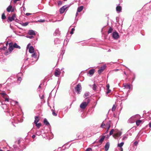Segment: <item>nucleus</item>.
<instances>
[{
	"label": "nucleus",
	"instance_id": "nucleus-30",
	"mask_svg": "<svg viewBox=\"0 0 151 151\" xmlns=\"http://www.w3.org/2000/svg\"><path fill=\"white\" fill-rule=\"evenodd\" d=\"M124 144V142H122L119 144H118V147H120L121 148H122V146Z\"/></svg>",
	"mask_w": 151,
	"mask_h": 151
},
{
	"label": "nucleus",
	"instance_id": "nucleus-18",
	"mask_svg": "<svg viewBox=\"0 0 151 151\" xmlns=\"http://www.w3.org/2000/svg\"><path fill=\"white\" fill-rule=\"evenodd\" d=\"M9 101L10 102L11 104L12 105H15V104H18V102L17 101H12L9 99Z\"/></svg>",
	"mask_w": 151,
	"mask_h": 151
},
{
	"label": "nucleus",
	"instance_id": "nucleus-51",
	"mask_svg": "<svg viewBox=\"0 0 151 151\" xmlns=\"http://www.w3.org/2000/svg\"><path fill=\"white\" fill-rule=\"evenodd\" d=\"M107 91L106 92V93L107 94L111 92V90L109 89H107Z\"/></svg>",
	"mask_w": 151,
	"mask_h": 151
},
{
	"label": "nucleus",
	"instance_id": "nucleus-54",
	"mask_svg": "<svg viewBox=\"0 0 151 151\" xmlns=\"http://www.w3.org/2000/svg\"><path fill=\"white\" fill-rule=\"evenodd\" d=\"M22 76V73H19L17 75V76L18 77L19 76Z\"/></svg>",
	"mask_w": 151,
	"mask_h": 151
},
{
	"label": "nucleus",
	"instance_id": "nucleus-55",
	"mask_svg": "<svg viewBox=\"0 0 151 151\" xmlns=\"http://www.w3.org/2000/svg\"><path fill=\"white\" fill-rule=\"evenodd\" d=\"M22 78H21V77H19L18 78L17 80H18V81H19L20 82L22 80Z\"/></svg>",
	"mask_w": 151,
	"mask_h": 151
},
{
	"label": "nucleus",
	"instance_id": "nucleus-56",
	"mask_svg": "<svg viewBox=\"0 0 151 151\" xmlns=\"http://www.w3.org/2000/svg\"><path fill=\"white\" fill-rule=\"evenodd\" d=\"M92 150V149L91 148H88L86 150V151H90V150Z\"/></svg>",
	"mask_w": 151,
	"mask_h": 151
},
{
	"label": "nucleus",
	"instance_id": "nucleus-52",
	"mask_svg": "<svg viewBox=\"0 0 151 151\" xmlns=\"http://www.w3.org/2000/svg\"><path fill=\"white\" fill-rule=\"evenodd\" d=\"M138 144V142L137 141L135 142L134 143V145L135 146L137 145Z\"/></svg>",
	"mask_w": 151,
	"mask_h": 151
},
{
	"label": "nucleus",
	"instance_id": "nucleus-25",
	"mask_svg": "<svg viewBox=\"0 0 151 151\" xmlns=\"http://www.w3.org/2000/svg\"><path fill=\"white\" fill-rule=\"evenodd\" d=\"M31 57L36 59V60H38V58H37V56L35 52L32 53V54L31 55Z\"/></svg>",
	"mask_w": 151,
	"mask_h": 151
},
{
	"label": "nucleus",
	"instance_id": "nucleus-35",
	"mask_svg": "<svg viewBox=\"0 0 151 151\" xmlns=\"http://www.w3.org/2000/svg\"><path fill=\"white\" fill-rule=\"evenodd\" d=\"M35 124H36V126L38 128H39L41 125V123H35Z\"/></svg>",
	"mask_w": 151,
	"mask_h": 151
},
{
	"label": "nucleus",
	"instance_id": "nucleus-7",
	"mask_svg": "<svg viewBox=\"0 0 151 151\" xmlns=\"http://www.w3.org/2000/svg\"><path fill=\"white\" fill-rule=\"evenodd\" d=\"M16 18V15L15 14H13L12 15V16L9 17H8V22H12L14 20L15 18Z\"/></svg>",
	"mask_w": 151,
	"mask_h": 151
},
{
	"label": "nucleus",
	"instance_id": "nucleus-36",
	"mask_svg": "<svg viewBox=\"0 0 151 151\" xmlns=\"http://www.w3.org/2000/svg\"><path fill=\"white\" fill-rule=\"evenodd\" d=\"M92 89L94 91H96V84L94 83L93 85Z\"/></svg>",
	"mask_w": 151,
	"mask_h": 151
},
{
	"label": "nucleus",
	"instance_id": "nucleus-21",
	"mask_svg": "<svg viewBox=\"0 0 151 151\" xmlns=\"http://www.w3.org/2000/svg\"><path fill=\"white\" fill-rule=\"evenodd\" d=\"M35 120L34 122L35 124L39 122L40 119L39 117L38 116H35Z\"/></svg>",
	"mask_w": 151,
	"mask_h": 151
},
{
	"label": "nucleus",
	"instance_id": "nucleus-20",
	"mask_svg": "<svg viewBox=\"0 0 151 151\" xmlns=\"http://www.w3.org/2000/svg\"><path fill=\"white\" fill-rule=\"evenodd\" d=\"M60 31L59 30V29H56L54 33V35H60Z\"/></svg>",
	"mask_w": 151,
	"mask_h": 151
},
{
	"label": "nucleus",
	"instance_id": "nucleus-17",
	"mask_svg": "<svg viewBox=\"0 0 151 151\" xmlns=\"http://www.w3.org/2000/svg\"><path fill=\"white\" fill-rule=\"evenodd\" d=\"M123 86L125 88L128 89H130L131 88L130 85L128 84H123Z\"/></svg>",
	"mask_w": 151,
	"mask_h": 151
},
{
	"label": "nucleus",
	"instance_id": "nucleus-11",
	"mask_svg": "<svg viewBox=\"0 0 151 151\" xmlns=\"http://www.w3.org/2000/svg\"><path fill=\"white\" fill-rule=\"evenodd\" d=\"M67 8V7L64 6L61 7L60 9V12L61 14H62L64 13L65 10Z\"/></svg>",
	"mask_w": 151,
	"mask_h": 151
},
{
	"label": "nucleus",
	"instance_id": "nucleus-38",
	"mask_svg": "<svg viewBox=\"0 0 151 151\" xmlns=\"http://www.w3.org/2000/svg\"><path fill=\"white\" fill-rule=\"evenodd\" d=\"M11 53V52H10L9 51V50H6L4 54L6 55H9Z\"/></svg>",
	"mask_w": 151,
	"mask_h": 151
},
{
	"label": "nucleus",
	"instance_id": "nucleus-1",
	"mask_svg": "<svg viewBox=\"0 0 151 151\" xmlns=\"http://www.w3.org/2000/svg\"><path fill=\"white\" fill-rule=\"evenodd\" d=\"M90 101V99H88L86 101H84L82 102L80 105V108L83 109H85L89 103Z\"/></svg>",
	"mask_w": 151,
	"mask_h": 151
},
{
	"label": "nucleus",
	"instance_id": "nucleus-22",
	"mask_svg": "<svg viewBox=\"0 0 151 151\" xmlns=\"http://www.w3.org/2000/svg\"><path fill=\"white\" fill-rule=\"evenodd\" d=\"M122 7L119 6H117L116 8V11L118 12H120L122 10Z\"/></svg>",
	"mask_w": 151,
	"mask_h": 151
},
{
	"label": "nucleus",
	"instance_id": "nucleus-6",
	"mask_svg": "<svg viewBox=\"0 0 151 151\" xmlns=\"http://www.w3.org/2000/svg\"><path fill=\"white\" fill-rule=\"evenodd\" d=\"M61 74V71L59 69H56L54 73L55 76L56 77H59Z\"/></svg>",
	"mask_w": 151,
	"mask_h": 151
},
{
	"label": "nucleus",
	"instance_id": "nucleus-64",
	"mask_svg": "<svg viewBox=\"0 0 151 151\" xmlns=\"http://www.w3.org/2000/svg\"><path fill=\"white\" fill-rule=\"evenodd\" d=\"M44 97V96L43 95H42L41 98V99H43V98Z\"/></svg>",
	"mask_w": 151,
	"mask_h": 151
},
{
	"label": "nucleus",
	"instance_id": "nucleus-57",
	"mask_svg": "<svg viewBox=\"0 0 151 151\" xmlns=\"http://www.w3.org/2000/svg\"><path fill=\"white\" fill-rule=\"evenodd\" d=\"M35 135H33L32 136V138L33 139H34L35 138Z\"/></svg>",
	"mask_w": 151,
	"mask_h": 151
},
{
	"label": "nucleus",
	"instance_id": "nucleus-24",
	"mask_svg": "<svg viewBox=\"0 0 151 151\" xmlns=\"http://www.w3.org/2000/svg\"><path fill=\"white\" fill-rule=\"evenodd\" d=\"M111 126V122L110 121L108 122L106 125V127L107 128V129H108V130H109Z\"/></svg>",
	"mask_w": 151,
	"mask_h": 151
},
{
	"label": "nucleus",
	"instance_id": "nucleus-62",
	"mask_svg": "<svg viewBox=\"0 0 151 151\" xmlns=\"http://www.w3.org/2000/svg\"><path fill=\"white\" fill-rule=\"evenodd\" d=\"M108 129H107V131L106 132L105 134H106V133H108Z\"/></svg>",
	"mask_w": 151,
	"mask_h": 151
},
{
	"label": "nucleus",
	"instance_id": "nucleus-23",
	"mask_svg": "<svg viewBox=\"0 0 151 151\" xmlns=\"http://www.w3.org/2000/svg\"><path fill=\"white\" fill-rule=\"evenodd\" d=\"M83 6H81L79 7L77 10V12H81L83 9Z\"/></svg>",
	"mask_w": 151,
	"mask_h": 151
},
{
	"label": "nucleus",
	"instance_id": "nucleus-34",
	"mask_svg": "<svg viewBox=\"0 0 151 151\" xmlns=\"http://www.w3.org/2000/svg\"><path fill=\"white\" fill-rule=\"evenodd\" d=\"M36 134L37 135L39 136L41 134V132L40 131L37 130V131Z\"/></svg>",
	"mask_w": 151,
	"mask_h": 151
},
{
	"label": "nucleus",
	"instance_id": "nucleus-41",
	"mask_svg": "<svg viewBox=\"0 0 151 151\" xmlns=\"http://www.w3.org/2000/svg\"><path fill=\"white\" fill-rule=\"evenodd\" d=\"M28 22H25L24 23H23L22 24H22V26H26L28 25Z\"/></svg>",
	"mask_w": 151,
	"mask_h": 151
},
{
	"label": "nucleus",
	"instance_id": "nucleus-19",
	"mask_svg": "<svg viewBox=\"0 0 151 151\" xmlns=\"http://www.w3.org/2000/svg\"><path fill=\"white\" fill-rule=\"evenodd\" d=\"M19 149L18 147L16 145H14L13 146V148H12V151H17Z\"/></svg>",
	"mask_w": 151,
	"mask_h": 151
},
{
	"label": "nucleus",
	"instance_id": "nucleus-16",
	"mask_svg": "<svg viewBox=\"0 0 151 151\" xmlns=\"http://www.w3.org/2000/svg\"><path fill=\"white\" fill-rule=\"evenodd\" d=\"M12 6L9 5L6 9L7 11L8 12H10L11 11L12 12H13L14 11V10L12 9Z\"/></svg>",
	"mask_w": 151,
	"mask_h": 151
},
{
	"label": "nucleus",
	"instance_id": "nucleus-49",
	"mask_svg": "<svg viewBox=\"0 0 151 151\" xmlns=\"http://www.w3.org/2000/svg\"><path fill=\"white\" fill-rule=\"evenodd\" d=\"M26 37L30 39H32L33 38V37L31 35V36H26Z\"/></svg>",
	"mask_w": 151,
	"mask_h": 151
},
{
	"label": "nucleus",
	"instance_id": "nucleus-3",
	"mask_svg": "<svg viewBox=\"0 0 151 151\" xmlns=\"http://www.w3.org/2000/svg\"><path fill=\"white\" fill-rule=\"evenodd\" d=\"M1 94L2 96L5 99V101L8 102L9 101V99L8 98V96L6 95V93L4 92L2 93H0V94Z\"/></svg>",
	"mask_w": 151,
	"mask_h": 151
},
{
	"label": "nucleus",
	"instance_id": "nucleus-40",
	"mask_svg": "<svg viewBox=\"0 0 151 151\" xmlns=\"http://www.w3.org/2000/svg\"><path fill=\"white\" fill-rule=\"evenodd\" d=\"M115 131H114V129H112L110 132L109 133V135H111L113 133V132H114Z\"/></svg>",
	"mask_w": 151,
	"mask_h": 151
},
{
	"label": "nucleus",
	"instance_id": "nucleus-43",
	"mask_svg": "<svg viewBox=\"0 0 151 151\" xmlns=\"http://www.w3.org/2000/svg\"><path fill=\"white\" fill-rule=\"evenodd\" d=\"M89 92H87L85 93L84 95V97H86L88 96L89 95Z\"/></svg>",
	"mask_w": 151,
	"mask_h": 151
},
{
	"label": "nucleus",
	"instance_id": "nucleus-2",
	"mask_svg": "<svg viewBox=\"0 0 151 151\" xmlns=\"http://www.w3.org/2000/svg\"><path fill=\"white\" fill-rule=\"evenodd\" d=\"M81 88H82L81 84L79 83L75 87V90L78 93L80 94L81 92Z\"/></svg>",
	"mask_w": 151,
	"mask_h": 151
},
{
	"label": "nucleus",
	"instance_id": "nucleus-47",
	"mask_svg": "<svg viewBox=\"0 0 151 151\" xmlns=\"http://www.w3.org/2000/svg\"><path fill=\"white\" fill-rule=\"evenodd\" d=\"M74 30H75L74 28H72L71 29V32H70V33L71 34H73V32L74 31Z\"/></svg>",
	"mask_w": 151,
	"mask_h": 151
},
{
	"label": "nucleus",
	"instance_id": "nucleus-12",
	"mask_svg": "<svg viewBox=\"0 0 151 151\" xmlns=\"http://www.w3.org/2000/svg\"><path fill=\"white\" fill-rule=\"evenodd\" d=\"M29 51L30 53H32L35 52L34 49L33 47L32 46H30L29 49Z\"/></svg>",
	"mask_w": 151,
	"mask_h": 151
},
{
	"label": "nucleus",
	"instance_id": "nucleus-33",
	"mask_svg": "<svg viewBox=\"0 0 151 151\" xmlns=\"http://www.w3.org/2000/svg\"><path fill=\"white\" fill-rule=\"evenodd\" d=\"M128 137V135L127 134H124L123 136V137L122 138V140H124L125 139H126Z\"/></svg>",
	"mask_w": 151,
	"mask_h": 151
},
{
	"label": "nucleus",
	"instance_id": "nucleus-32",
	"mask_svg": "<svg viewBox=\"0 0 151 151\" xmlns=\"http://www.w3.org/2000/svg\"><path fill=\"white\" fill-rule=\"evenodd\" d=\"M105 138V137L104 136H102L101 138L99 139V142L100 143L102 142L103 141H104Z\"/></svg>",
	"mask_w": 151,
	"mask_h": 151
},
{
	"label": "nucleus",
	"instance_id": "nucleus-4",
	"mask_svg": "<svg viewBox=\"0 0 151 151\" xmlns=\"http://www.w3.org/2000/svg\"><path fill=\"white\" fill-rule=\"evenodd\" d=\"M122 134L121 132L119 131H115L114 132V133L113 135V137L115 138L116 137L120 136Z\"/></svg>",
	"mask_w": 151,
	"mask_h": 151
},
{
	"label": "nucleus",
	"instance_id": "nucleus-44",
	"mask_svg": "<svg viewBox=\"0 0 151 151\" xmlns=\"http://www.w3.org/2000/svg\"><path fill=\"white\" fill-rule=\"evenodd\" d=\"M116 108V106L114 105L113 106L112 108V111H114L115 110Z\"/></svg>",
	"mask_w": 151,
	"mask_h": 151
},
{
	"label": "nucleus",
	"instance_id": "nucleus-5",
	"mask_svg": "<svg viewBox=\"0 0 151 151\" xmlns=\"http://www.w3.org/2000/svg\"><path fill=\"white\" fill-rule=\"evenodd\" d=\"M112 37L115 40H117L119 37L118 33L116 32H114L112 33Z\"/></svg>",
	"mask_w": 151,
	"mask_h": 151
},
{
	"label": "nucleus",
	"instance_id": "nucleus-10",
	"mask_svg": "<svg viewBox=\"0 0 151 151\" xmlns=\"http://www.w3.org/2000/svg\"><path fill=\"white\" fill-rule=\"evenodd\" d=\"M12 42H10L9 44V48L8 50L10 52H11L14 48L12 46Z\"/></svg>",
	"mask_w": 151,
	"mask_h": 151
},
{
	"label": "nucleus",
	"instance_id": "nucleus-59",
	"mask_svg": "<svg viewBox=\"0 0 151 151\" xmlns=\"http://www.w3.org/2000/svg\"><path fill=\"white\" fill-rule=\"evenodd\" d=\"M6 47H5V46H4L3 48H2V49L4 50H5V49H6Z\"/></svg>",
	"mask_w": 151,
	"mask_h": 151
},
{
	"label": "nucleus",
	"instance_id": "nucleus-48",
	"mask_svg": "<svg viewBox=\"0 0 151 151\" xmlns=\"http://www.w3.org/2000/svg\"><path fill=\"white\" fill-rule=\"evenodd\" d=\"M38 22H45V19H40L38 21Z\"/></svg>",
	"mask_w": 151,
	"mask_h": 151
},
{
	"label": "nucleus",
	"instance_id": "nucleus-58",
	"mask_svg": "<svg viewBox=\"0 0 151 151\" xmlns=\"http://www.w3.org/2000/svg\"><path fill=\"white\" fill-rule=\"evenodd\" d=\"M149 127L150 128H151V122L149 123Z\"/></svg>",
	"mask_w": 151,
	"mask_h": 151
},
{
	"label": "nucleus",
	"instance_id": "nucleus-37",
	"mask_svg": "<svg viewBox=\"0 0 151 151\" xmlns=\"http://www.w3.org/2000/svg\"><path fill=\"white\" fill-rule=\"evenodd\" d=\"M51 111H52V114L53 116H57V114L55 112L54 110L53 109H52Z\"/></svg>",
	"mask_w": 151,
	"mask_h": 151
},
{
	"label": "nucleus",
	"instance_id": "nucleus-39",
	"mask_svg": "<svg viewBox=\"0 0 151 151\" xmlns=\"http://www.w3.org/2000/svg\"><path fill=\"white\" fill-rule=\"evenodd\" d=\"M113 31V29L111 27H110L109 29V30L108 31V33H110L112 32Z\"/></svg>",
	"mask_w": 151,
	"mask_h": 151
},
{
	"label": "nucleus",
	"instance_id": "nucleus-60",
	"mask_svg": "<svg viewBox=\"0 0 151 151\" xmlns=\"http://www.w3.org/2000/svg\"><path fill=\"white\" fill-rule=\"evenodd\" d=\"M31 14L29 13H27L26 14L27 16H28L29 15H30Z\"/></svg>",
	"mask_w": 151,
	"mask_h": 151
},
{
	"label": "nucleus",
	"instance_id": "nucleus-31",
	"mask_svg": "<svg viewBox=\"0 0 151 151\" xmlns=\"http://www.w3.org/2000/svg\"><path fill=\"white\" fill-rule=\"evenodd\" d=\"M142 122L141 120H137L136 121V124L137 126H138Z\"/></svg>",
	"mask_w": 151,
	"mask_h": 151
},
{
	"label": "nucleus",
	"instance_id": "nucleus-61",
	"mask_svg": "<svg viewBox=\"0 0 151 151\" xmlns=\"http://www.w3.org/2000/svg\"><path fill=\"white\" fill-rule=\"evenodd\" d=\"M19 0H14V3H16V1H19Z\"/></svg>",
	"mask_w": 151,
	"mask_h": 151
},
{
	"label": "nucleus",
	"instance_id": "nucleus-63",
	"mask_svg": "<svg viewBox=\"0 0 151 151\" xmlns=\"http://www.w3.org/2000/svg\"><path fill=\"white\" fill-rule=\"evenodd\" d=\"M78 12H77H77H76V17L77 16V15L78 14Z\"/></svg>",
	"mask_w": 151,
	"mask_h": 151
},
{
	"label": "nucleus",
	"instance_id": "nucleus-53",
	"mask_svg": "<svg viewBox=\"0 0 151 151\" xmlns=\"http://www.w3.org/2000/svg\"><path fill=\"white\" fill-rule=\"evenodd\" d=\"M109 84H108L106 85V89H109Z\"/></svg>",
	"mask_w": 151,
	"mask_h": 151
},
{
	"label": "nucleus",
	"instance_id": "nucleus-28",
	"mask_svg": "<svg viewBox=\"0 0 151 151\" xmlns=\"http://www.w3.org/2000/svg\"><path fill=\"white\" fill-rule=\"evenodd\" d=\"M2 106L4 109H7V106L6 104H3L2 102L1 103Z\"/></svg>",
	"mask_w": 151,
	"mask_h": 151
},
{
	"label": "nucleus",
	"instance_id": "nucleus-8",
	"mask_svg": "<svg viewBox=\"0 0 151 151\" xmlns=\"http://www.w3.org/2000/svg\"><path fill=\"white\" fill-rule=\"evenodd\" d=\"M106 67L105 65H103L101 67L99 70L98 72L99 74L101 73L104 70Z\"/></svg>",
	"mask_w": 151,
	"mask_h": 151
},
{
	"label": "nucleus",
	"instance_id": "nucleus-50",
	"mask_svg": "<svg viewBox=\"0 0 151 151\" xmlns=\"http://www.w3.org/2000/svg\"><path fill=\"white\" fill-rule=\"evenodd\" d=\"M68 42V39H65L64 41V44H65V43H66V45H67Z\"/></svg>",
	"mask_w": 151,
	"mask_h": 151
},
{
	"label": "nucleus",
	"instance_id": "nucleus-27",
	"mask_svg": "<svg viewBox=\"0 0 151 151\" xmlns=\"http://www.w3.org/2000/svg\"><path fill=\"white\" fill-rule=\"evenodd\" d=\"M94 72V70L93 69H91L88 72V73L91 75H93Z\"/></svg>",
	"mask_w": 151,
	"mask_h": 151
},
{
	"label": "nucleus",
	"instance_id": "nucleus-26",
	"mask_svg": "<svg viewBox=\"0 0 151 151\" xmlns=\"http://www.w3.org/2000/svg\"><path fill=\"white\" fill-rule=\"evenodd\" d=\"M55 43L58 44L60 43V40L58 38H56L54 40Z\"/></svg>",
	"mask_w": 151,
	"mask_h": 151
},
{
	"label": "nucleus",
	"instance_id": "nucleus-13",
	"mask_svg": "<svg viewBox=\"0 0 151 151\" xmlns=\"http://www.w3.org/2000/svg\"><path fill=\"white\" fill-rule=\"evenodd\" d=\"M12 46L14 48H18L19 49H20L21 48V47L20 46L18 45L16 43H12Z\"/></svg>",
	"mask_w": 151,
	"mask_h": 151
},
{
	"label": "nucleus",
	"instance_id": "nucleus-29",
	"mask_svg": "<svg viewBox=\"0 0 151 151\" xmlns=\"http://www.w3.org/2000/svg\"><path fill=\"white\" fill-rule=\"evenodd\" d=\"M44 123L46 125H47L49 124V123L47 121V119H45L44 120Z\"/></svg>",
	"mask_w": 151,
	"mask_h": 151
},
{
	"label": "nucleus",
	"instance_id": "nucleus-46",
	"mask_svg": "<svg viewBox=\"0 0 151 151\" xmlns=\"http://www.w3.org/2000/svg\"><path fill=\"white\" fill-rule=\"evenodd\" d=\"M17 119V121H18V122H17V121H15V122L16 123H17L18 122H21V121H19V119L18 118H15V119H14V121H15V119Z\"/></svg>",
	"mask_w": 151,
	"mask_h": 151
},
{
	"label": "nucleus",
	"instance_id": "nucleus-15",
	"mask_svg": "<svg viewBox=\"0 0 151 151\" xmlns=\"http://www.w3.org/2000/svg\"><path fill=\"white\" fill-rule=\"evenodd\" d=\"M28 33L29 35H35V31L32 30H29L28 32Z\"/></svg>",
	"mask_w": 151,
	"mask_h": 151
},
{
	"label": "nucleus",
	"instance_id": "nucleus-42",
	"mask_svg": "<svg viewBox=\"0 0 151 151\" xmlns=\"http://www.w3.org/2000/svg\"><path fill=\"white\" fill-rule=\"evenodd\" d=\"M6 18V17L5 15V14L4 13H3L2 15L1 16V18L2 19H5Z\"/></svg>",
	"mask_w": 151,
	"mask_h": 151
},
{
	"label": "nucleus",
	"instance_id": "nucleus-14",
	"mask_svg": "<svg viewBox=\"0 0 151 151\" xmlns=\"http://www.w3.org/2000/svg\"><path fill=\"white\" fill-rule=\"evenodd\" d=\"M109 147V142H107L104 147L105 151H107Z\"/></svg>",
	"mask_w": 151,
	"mask_h": 151
},
{
	"label": "nucleus",
	"instance_id": "nucleus-9",
	"mask_svg": "<svg viewBox=\"0 0 151 151\" xmlns=\"http://www.w3.org/2000/svg\"><path fill=\"white\" fill-rule=\"evenodd\" d=\"M135 116H132L128 120V122L129 123H134L135 120Z\"/></svg>",
	"mask_w": 151,
	"mask_h": 151
},
{
	"label": "nucleus",
	"instance_id": "nucleus-45",
	"mask_svg": "<svg viewBox=\"0 0 151 151\" xmlns=\"http://www.w3.org/2000/svg\"><path fill=\"white\" fill-rule=\"evenodd\" d=\"M104 126H106V124L104 123V122H103L101 125V128H104Z\"/></svg>",
	"mask_w": 151,
	"mask_h": 151
}]
</instances>
